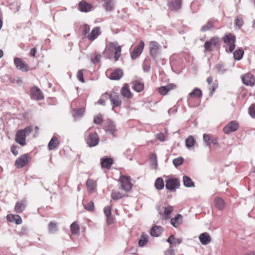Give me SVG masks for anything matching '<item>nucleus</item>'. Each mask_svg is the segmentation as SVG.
Returning a JSON list of instances; mask_svg holds the SVG:
<instances>
[{
	"mask_svg": "<svg viewBox=\"0 0 255 255\" xmlns=\"http://www.w3.org/2000/svg\"><path fill=\"white\" fill-rule=\"evenodd\" d=\"M31 160L29 154L25 153L20 155L15 161L14 165L16 168L20 169L26 166Z\"/></svg>",
	"mask_w": 255,
	"mask_h": 255,
	"instance_id": "f257e3e1",
	"label": "nucleus"
},
{
	"mask_svg": "<svg viewBox=\"0 0 255 255\" xmlns=\"http://www.w3.org/2000/svg\"><path fill=\"white\" fill-rule=\"evenodd\" d=\"M108 95L110 100L113 105L112 110L115 107H120L122 104V101L118 93L115 92H112L110 94L105 93L103 96Z\"/></svg>",
	"mask_w": 255,
	"mask_h": 255,
	"instance_id": "f03ea898",
	"label": "nucleus"
},
{
	"mask_svg": "<svg viewBox=\"0 0 255 255\" xmlns=\"http://www.w3.org/2000/svg\"><path fill=\"white\" fill-rule=\"evenodd\" d=\"M224 42L229 46V51L232 52L235 48L236 36L233 34H226L223 37Z\"/></svg>",
	"mask_w": 255,
	"mask_h": 255,
	"instance_id": "7ed1b4c3",
	"label": "nucleus"
},
{
	"mask_svg": "<svg viewBox=\"0 0 255 255\" xmlns=\"http://www.w3.org/2000/svg\"><path fill=\"white\" fill-rule=\"evenodd\" d=\"M160 45L155 41H152L149 43V52L152 58L155 60L160 53Z\"/></svg>",
	"mask_w": 255,
	"mask_h": 255,
	"instance_id": "20e7f679",
	"label": "nucleus"
},
{
	"mask_svg": "<svg viewBox=\"0 0 255 255\" xmlns=\"http://www.w3.org/2000/svg\"><path fill=\"white\" fill-rule=\"evenodd\" d=\"M219 38L217 36L212 37L209 41L205 42L204 45L205 48L204 52L206 51L211 52L219 44Z\"/></svg>",
	"mask_w": 255,
	"mask_h": 255,
	"instance_id": "39448f33",
	"label": "nucleus"
},
{
	"mask_svg": "<svg viewBox=\"0 0 255 255\" xmlns=\"http://www.w3.org/2000/svg\"><path fill=\"white\" fill-rule=\"evenodd\" d=\"M99 137L96 132L90 133L86 139V143L89 147H94L98 144Z\"/></svg>",
	"mask_w": 255,
	"mask_h": 255,
	"instance_id": "423d86ee",
	"label": "nucleus"
},
{
	"mask_svg": "<svg viewBox=\"0 0 255 255\" xmlns=\"http://www.w3.org/2000/svg\"><path fill=\"white\" fill-rule=\"evenodd\" d=\"M13 62L16 68L22 72H27L29 70V67L21 58L14 57Z\"/></svg>",
	"mask_w": 255,
	"mask_h": 255,
	"instance_id": "0eeeda50",
	"label": "nucleus"
},
{
	"mask_svg": "<svg viewBox=\"0 0 255 255\" xmlns=\"http://www.w3.org/2000/svg\"><path fill=\"white\" fill-rule=\"evenodd\" d=\"M179 186L180 181L178 179L170 178L166 181L165 187L169 190L175 191Z\"/></svg>",
	"mask_w": 255,
	"mask_h": 255,
	"instance_id": "6e6552de",
	"label": "nucleus"
},
{
	"mask_svg": "<svg viewBox=\"0 0 255 255\" xmlns=\"http://www.w3.org/2000/svg\"><path fill=\"white\" fill-rule=\"evenodd\" d=\"M144 47V42L143 40L140 41L139 43L135 46L131 53V58L134 60L137 58L142 52Z\"/></svg>",
	"mask_w": 255,
	"mask_h": 255,
	"instance_id": "1a4fd4ad",
	"label": "nucleus"
},
{
	"mask_svg": "<svg viewBox=\"0 0 255 255\" xmlns=\"http://www.w3.org/2000/svg\"><path fill=\"white\" fill-rule=\"evenodd\" d=\"M30 97L32 99L41 100L44 99V96L40 89L37 87L30 89Z\"/></svg>",
	"mask_w": 255,
	"mask_h": 255,
	"instance_id": "9d476101",
	"label": "nucleus"
},
{
	"mask_svg": "<svg viewBox=\"0 0 255 255\" xmlns=\"http://www.w3.org/2000/svg\"><path fill=\"white\" fill-rule=\"evenodd\" d=\"M121 189L126 192L129 191L132 188V184L128 177L126 176H123L120 178Z\"/></svg>",
	"mask_w": 255,
	"mask_h": 255,
	"instance_id": "9b49d317",
	"label": "nucleus"
},
{
	"mask_svg": "<svg viewBox=\"0 0 255 255\" xmlns=\"http://www.w3.org/2000/svg\"><path fill=\"white\" fill-rule=\"evenodd\" d=\"M239 128L238 123L233 121L229 123L226 127L223 128V131L225 133L229 134L232 132L235 131Z\"/></svg>",
	"mask_w": 255,
	"mask_h": 255,
	"instance_id": "f8f14e48",
	"label": "nucleus"
},
{
	"mask_svg": "<svg viewBox=\"0 0 255 255\" xmlns=\"http://www.w3.org/2000/svg\"><path fill=\"white\" fill-rule=\"evenodd\" d=\"M26 136L23 130H18L15 134V140L21 146H24L26 144Z\"/></svg>",
	"mask_w": 255,
	"mask_h": 255,
	"instance_id": "ddd939ff",
	"label": "nucleus"
},
{
	"mask_svg": "<svg viewBox=\"0 0 255 255\" xmlns=\"http://www.w3.org/2000/svg\"><path fill=\"white\" fill-rule=\"evenodd\" d=\"M104 129L106 132H109L114 136H116L115 132L117 131V129L113 122L111 120L106 121Z\"/></svg>",
	"mask_w": 255,
	"mask_h": 255,
	"instance_id": "4468645a",
	"label": "nucleus"
},
{
	"mask_svg": "<svg viewBox=\"0 0 255 255\" xmlns=\"http://www.w3.org/2000/svg\"><path fill=\"white\" fill-rule=\"evenodd\" d=\"M101 29L100 27L97 26L93 28L90 33H89L86 38L91 41L95 40L101 34Z\"/></svg>",
	"mask_w": 255,
	"mask_h": 255,
	"instance_id": "2eb2a0df",
	"label": "nucleus"
},
{
	"mask_svg": "<svg viewBox=\"0 0 255 255\" xmlns=\"http://www.w3.org/2000/svg\"><path fill=\"white\" fill-rule=\"evenodd\" d=\"M242 81L245 85L252 86L255 83V77L250 73H247L242 77Z\"/></svg>",
	"mask_w": 255,
	"mask_h": 255,
	"instance_id": "dca6fc26",
	"label": "nucleus"
},
{
	"mask_svg": "<svg viewBox=\"0 0 255 255\" xmlns=\"http://www.w3.org/2000/svg\"><path fill=\"white\" fill-rule=\"evenodd\" d=\"M26 207V199H22L16 203L14 207V211L16 213H21L25 209Z\"/></svg>",
	"mask_w": 255,
	"mask_h": 255,
	"instance_id": "f3484780",
	"label": "nucleus"
},
{
	"mask_svg": "<svg viewBox=\"0 0 255 255\" xmlns=\"http://www.w3.org/2000/svg\"><path fill=\"white\" fill-rule=\"evenodd\" d=\"M92 5L85 0H82L79 3V8L81 11L87 12L91 10Z\"/></svg>",
	"mask_w": 255,
	"mask_h": 255,
	"instance_id": "a211bd4d",
	"label": "nucleus"
},
{
	"mask_svg": "<svg viewBox=\"0 0 255 255\" xmlns=\"http://www.w3.org/2000/svg\"><path fill=\"white\" fill-rule=\"evenodd\" d=\"M110 47L112 50H115L114 59L116 61H118L121 56V47L117 45L116 44L111 43L110 44Z\"/></svg>",
	"mask_w": 255,
	"mask_h": 255,
	"instance_id": "6ab92c4d",
	"label": "nucleus"
},
{
	"mask_svg": "<svg viewBox=\"0 0 255 255\" xmlns=\"http://www.w3.org/2000/svg\"><path fill=\"white\" fill-rule=\"evenodd\" d=\"M121 94L124 98H126L128 99H130L132 97L131 92L130 91L128 85L127 84H125L122 88L121 90Z\"/></svg>",
	"mask_w": 255,
	"mask_h": 255,
	"instance_id": "aec40b11",
	"label": "nucleus"
},
{
	"mask_svg": "<svg viewBox=\"0 0 255 255\" xmlns=\"http://www.w3.org/2000/svg\"><path fill=\"white\" fill-rule=\"evenodd\" d=\"M6 219L9 222L15 223L16 225H20L22 222L21 217L18 215L8 214Z\"/></svg>",
	"mask_w": 255,
	"mask_h": 255,
	"instance_id": "412c9836",
	"label": "nucleus"
},
{
	"mask_svg": "<svg viewBox=\"0 0 255 255\" xmlns=\"http://www.w3.org/2000/svg\"><path fill=\"white\" fill-rule=\"evenodd\" d=\"M216 20L214 18L209 19L207 23L204 25L202 26L200 29L201 31L206 32L211 30L214 27Z\"/></svg>",
	"mask_w": 255,
	"mask_h": 255,
	"instance_id": "4be33fe9",
	"label": "nucleus"
},
{
	"mask_svg": "<svg viewBox=\"0 0 255 255\" xmlns=\"http://www.w3.org/2000/svg\"><path fill=\"white\" fill-rule=\"evenodd\" d=\"M123 71L122 69H117L111 73L109 78L112 80H119L123 77Z\"/></svg>",
	"mask_w": 255,
	"mask_h": 255,
	"instance_id": "5701e85b",
	"label": "nucleus"
},
{
	"mask_svg": "<svg viewBox=\"0 0 255 255\" xmlns=\"http://www.w3.org/2000/svg\"><path fill=\"white\" fill-rule=\"evenodd\" d=\"M60 142L58 138L53 136L48 144V148L49 150L56 149L58 147Z\"/></svg>",
	"mask_w": 255,
	"mask_h": 255,
	"instance_id": "b1692460",
	"label": "nucleus"
},
{
	"mask_svg": "<svg viewBox=\"0 0 255 255\" xmlns=\"http://www.w3.org/2000/svg\"><path fill=\"white\" fill-rule=\"evenodd\" d=\"M176 88L174 84H170L165 86H162L158 88V92L162 95H165L170 90Z\"/></svg>",
	"mask_w": 255,
	"mask_h": 255,
	"instance_id": "393cba45",
	"label": "nucleus"
},
{
	"mask_svg": "<svg viewBox=\"0 0 255 255\" xmlns=\"http://www.w3.org/2000/svg\"><path fill=\"white\" fill-rule=\"evenodd\" d=\"M199 239L203 245L209 244L211 242V238L208 233H203L200 235Z\"/></svg>",
	"mask_w": 255,
	"mask_h": 255,
	"instance_id": "a878e982",
	"label": "nucleus"
},
{
	"mask_svg": "<svg viewBox=\"0 0 255 255\" xmlns=\"http://www.w3.org/2000/svg\"><path fill=\"white\" fill-rule=\"evenodd\" d=\"M182 223V216L180 214L176 215L170 220L171 224L174 227H179Z\"/></svg>",
	"mask_w": 255,
	"mask_h": 255,
	"instance_id": "bb28decb",
	"label": "nucleus"
},
{
	"mask_svg": "<svg viewBox=\"0 0 255 255\" xmlns=\"http://www.w3.org/2000/svg\"><path fill=\"white\" fill-rule=\"evenodd\" d=\"M113 164V160L111 158H105L101 159V164L103 168L109 169Z\"/></svg>",
	"mask_w": 255,
	"mask_h": 255,
	"instance_id": "cd10ccee",
	"label": "nucleus"
},
{
	"mask_svg": "<svg viewBox=\"0 0 255 255\" xmlns=\"http://www.w3.org/2000/svg\"><path fill=\"white\" fill-rule=\"evenodd\" d=\"M182 0H174L168 3L169 8L172 10H177L181 8Z\"/></svg>",
	"mask_w": 255,
	"mask_h": 255,
	"instance_id": "c85d7f7f",
	"label": "nucleus"
},
{
	"mask_svg": "<svg viewBox=\"0 0 255 255\" xmlns=\"http://www.w3.org/2000/svg\"><path fill=\"white\" fill-rule=\"evenodd\" d=\"M214 205L215 207L220 210H223L226 206L225 201L220 197H217L215 199Z\"/></svg>",
	"mask_w": 255,
	"mask_h": 255,
	"instance_id": "c756f323",
	"label": "nucleus"
},
{
	"mask_svg": "<svg viewBox=\"0 0 255 255\" xmlns=\"http://www.w3.org/2000/svg\"><path fill=\"white\" fill-rule=\"evenodd\" d=\"M162 232V228L158 226H153L150 230V234L151 236L159 237Z\"/></svg>",
	"mask_w": 255,
	"mask_h": 255,
	"instance_id": "7c9ffc66",
	"label": "nucleus"
},
{
	"mask_svg": "<svg viewBox=\"0 0 255 255\" xmlns=\"http://www.w3.org/2000/svg\"><path fill=\"white\" fill-rule=\"evenodd\" d=\"M86 186L89 192H94L96 190V182L93 179H89L86 182Z\"/></svg>",
	"mask_w": 255,
	"mask_h": 255,
	"instance_id": "2f4dec72",
	"label": "nucleus"
},
{
	"mask_svg": "<svg viewBox=\"0 0 255 255\" xmlns=\"http://www.w3.org/2000/svg\"><path fill=\"white\" fill-rule=\"evenodd\" d=\"M104 8L107 11H111L114 9V2L113 0H104L103 4Z\"/></svg>",
	"mask_w": 255,
	"mask_h": 255,
	"instance_id": "473e14b6",
	"label": "nucleus"
},
{
	"mask_svg": "<svg viewBox=\"0 0 255 255\" xmlns=\"http://www.w3.org/2000/svg\"><path fill=\"white\" fill-rule=\"evenodd\" d=\"M85 112V109L84 108L74 109L73 110V117L75 118H81L84 114Z\"/></svg>",
	"mask_w": 255,
	"mask_h": 255,
	"instance_id": "72a5a7b5",
	"label": "nucleus"
},
{
	"mask_svg": "<svg viewBox=\"0 0 255 255\" xmlns=\"http://www.w3.org/2000/svg\"><path fill=\"white\" fill-rule=\"evenodd\" d=\"M189 96L192 98H200L202 96V92L199 88H196L189 93Z\"/></svg>",
	"mask_w": 255,
	"mask_h": 255,
	"instance_id": "f704fd0d",
	"label": "nucleus"
},
{
	"mask_svg": "<svg viewBox=\"0 0 255 255\" xmlns=\"http://www.w3.org/2000/svg\"><path fill=\"white\" fill-rule=\"evenodd\" d=\"M183 182L184 185L186 187H192L195 186L194 183L192 181L191 179L186 175H184L183 177Z\"/></svg>",
	"mask_w": 255,
	"mask_h": 255,
	"instance_id": "c9c22d12",
	"label": "nucleus"
},
{
	"mask_svg": "<svg viewBox=\"0 0 255 255\" xmlns=\"http://www.w3.org/2000/svg\"><path fill=\"white\" fill-rule=\"evenodd\" d=\"M148 241V236L145 234H142L138 241V246L140 247H144Z\"/></svg>",
	"mask_w": 255,
	"mask_h": 255,
	"instance_id": "e433bc0d",
	"label": "nucleus"
},
{
	"mask_svg": "<svg viewBox=\"0 0 255 255\" xmlns=\"http://www.w3.org/2000/svg\"><path fill=\"white\" fill-rule=\"evenodd\" d=\"M132 89L137 92H140L144 89V84L137 81H134L132 83Z\"/></svg>",
	"mask_w": 255,
	"mask_h": 255,
	"instance_id": "4c0bfd02",
	"label": "nucleus"
},
{
	"mask_svg": "<svg viewBox=\"0 0 255 255\" xmlns=\"http://www.w3.org/2000/svg\"><path fill=\"white\" fill-rule=\"evenodd\" d=\"M70 231L74 235L78 234L80 231V227L77 222H74L70 225Z\"/></svg>",
	"mask_w": 255,
	"mask_h": 255,
	"instance_id": "58836bf2",
	"label": "nucleus"
},
{
	"mask_svg": "<svg viewBox=\"0 0 255 255\" xmlns=\"http://www.w3.org/2000/svg\"><path fill=\"white\" fill-rule=\"evenodd\" d=\"M150 162L151 167L152 168L156 169L157 166V160L156 154L154 153L151 154L150 157Z\"/></svg>",
	"mask_w": 255,
	"mask_h": 255,
	"instance_id": "ea45409f",
	"label": "nucleus"
},
{
	"mask_svg": "<svg viewBox=\"0 0 255 255\" xmlns=\"http://www.w3.org/2000/svg\"><path fill=\"white\" fill-rule=\"evenodd\" d=\"M173 211V208L171 206H168L164 208L163 214V219H168L169 218V215Z\"/></svg>",
	"mask_w": 255,
	"mask_h": 255,
	"instance_id": "a19ab883",
	"label": "nucleus"
},
{
	"mask_svg": "<svg viewBox=\"0 0 255 255\" xmlns=\"http://www.w3.org/2000/svg\"><path fill=\"white\" fill-rule=\"evenodd\" d=\"M167 242L170 244H180L182 243V239L175 238L173 235H171L167 240Z\"/></svg>",
	"mask_w": 255,
	"mask_h": 255,
	"instance_id": "79ce46f5",
	"label": "nucleus"
},
{
	"mask_svg": "<svg viewBox=\"0 0 255 255\" xmlns=\"http://www.w3.org/2000/svg\"><path fill=\"white\" fill-rule=\"evenodd\" d=\"M124 197V195L119 191L113 190L111 193V197L114 200H118Z\"/></svg>",
	"mask_w": 255,
	"mask_h": 255,
	"instance_id": "37998d69",
	"label": "nucleus"
},
{
	"mask_svg": "<svg viewBox=\"0 0 255 255\" xmlns=\"http://www.w3.org/2000/svg\"><path fill=\"white\" fill-rule=\"evenodd\" d=\"M244 52L243 50L241 49H238L234 52V57L235 60H241L244 55Z\"/></svg>",
	"mask_w": 255,
	"mask_h": 255,
	"instance_id": "c03bdc74",
	"label": "nucleus"
},
{
	"mask_svg": "<svg viewBox=\"0 0 255 255\" xmlns=\"http://www.w3.org/2000/svg\"><path fill=\"white\" fill-rule=\"evenodd\" d=\"M164 186L163 180L160 177L157 178L155 182L156 188L158 190H161L164 188Z\"/></svg>",
	"mask_w": 255,
	"mask_h": 255,
	"instance_id": "a18cd8bd",
	"label": "nucleus"
},
{
	"mask_svg": "<svg viewBox=\"0 0 255 255\" xmlns=\"http://www.w3.org/2000/svg\"><path fill=\"white\" fill-rule=\"evenodd\" d=\"M195 141L191 135L188 136L185 140V145L187 148H190L194 146Z\"/></svg>",
	"mask_w": 255,
	"mask_h": 255,
	"instance_id": "49530a36",
	"label": "nucleus"
},
{
	"mask_svg": "<svg viewBox=\"0 0 255 255\" xmlns=\"http://www.w3.org/2000/svg\"><path fill=\"white\" fill-rule=\"evenodd\" d=\"M58 230L57 223L55 222H51L48 224V231L49 233L53 234Z\"/></svg>",
	"mask_w": 255,
	"mask_h": 255,
	"instance_id": "de8ad7c7",
	"label": "nucleus"
},
{
	"mask_svg": "<svg viewBox=\"0 0 255 255\" xmlns=\"http://www.w3.org/2000/svg\"><path fill=\"white\" fill-rule=\"evenodd\" d=\"M82 34L83 36H86L89 33L90 27L89 25L85 24L82 27Z\"/></svg>",
	"mask_w": 255,
	"mask_h": 255,
	"instance_id": "09e8293b",
	"label": "nucleus"
},
{
	"mask_svg": "<svg viewBox=\"0 0 255 255\" xmlns=\"http://www.w3.org/2000/svg\"><path fill=\"white\" fill-rule=\"evenodd\" d=\"M184 158L182 157H179L173 160V164L175 167L182 165L184 162Z\"/></svg>",
	"mask_w": 255,
	"mask_h": 255,
	"instance_id": "8fccbe9b",
	"label": "nucleus"
},
{
	"mask_svg": "<svg viewBox=\"0 0 255 255\" xmlns=\"http://www.w3.org/2000/svg\"><path fill=\"white\" fill-rule=\"evenodd\" d=\"M103 122V116L101 114H99L95 116L94 119V123L96 125H101Z\"/></svg>",
	"mask_w": 255,
	"mask_h": 255,
	"instance_id": "3c124183",
	"label": "nucleus"
},
{
	"mask_svg": "<svg viewBox=\"0 0 255 255\" xmlns=\"http://www.w3.org/2000/svg\"><path fill=\"white\" fill-rule=\"evenodd\" d=\"M249 114L250 115V116L255 119V104H252L248 109Z\"/></svg>",
	"mask_w": 255,
	"mask_h": 255,
	"instance_id": "603ef678",
	"label": "nucleus"
},
{
	"mask_svg": "<svg viewBox=\"0 0 255 255\" xmlns=\"http://www.w3.org/2000/svg\"><path fill=\"white\" fill-rule=\"evenodd\" d=\"M218 72L220 74H223L227 71V69L224 68V66L222 64H218L216 66Z\"/></svg>",
	"mask_w": 255,
	"mask_h": 255,
	"instance_id": "864d4df0",
	"label": "nucleus"
},
{
	"mask_svg": "<svg viewBox=\"0 0 255 255\" xmlns=\"http://www.w3.org/2000/svg\"><path fill=\"white\" fill-rule=\"evenodd\" d=\"M244 22L242 19V18L240 17H238L235 21V25L236 26L238 27L239 28H240L244 24Z\"/></svg>",
	"mask_w": 255,
	"mask_h": 255,
	"instance_id": "5fc2aeb1",
	"label": "nucleus"
},
{
	"mask_svg": "<svg viewBox=\"0 0 255 255\" xmlns=\"http://www.w3.org/2000/svg\"><path fill=\"white\" fill-rule=\"evenodd\" d=\"M21 130H23V132L25 134L26 136L29 135L31 132L33 131V128L32 126H27L25 127L24 129H20Z\"/></svg>",
	"mask_w": 255,
	"mask_h": 255,
	"instance_id": "6e6d98bb",
	"label": "nucleus"
},
{
	"mask_svg": "<svg viewBox=\"0 0 255 255\" xmlns=\"http://www.w3.org/2000/svg\"><path fill=\"white\" fill-rule=\"evenodd\" d=\"M84 208L89 211H92L94 209V203L92 201H91L87 204L84 205Z\"/></svg>",
	"mask_w": 255,
	"mask_h": 255,
	"instance_id": "4d7b16f0",
	"label": "nucleus"
},
{
	"mask_svg": "<svg viewBox=\"0 0 255 255\" xmlns=\"http://www.w3.org/2000/svg\"><path fill=\"white\" fill-rule=\"evenodd\" d=\"M211 138V136L209 134H205V133L203 134V140L206 143L207 146H210Z\"/></svg>",
	"mask_w": 255,
	"mask_h": 255,
	"instance_id": "13d9d810",
	"label": "nucleus"
},
{
	"mask_svg": "<svg viewBox=\"0 0 255 255\" xmlns=\"http://www.w3.org/2000/svg\"><path fill=\"white\" fill-rule=\"evenodd\" d=\"M18 147L16 145H13L10 147V151L14 155L16 156L18 154Z\"/></svg>",
	"mask_w": 255,
	"mask_h": 255,
	"instance_id": "bf43d9fd",
	"label": "nucleus"
},
{
	"mask_svg": "<svg viewBox=\"0 0 255 255\" xmlns=\"http://www.w3.org/2000/svg\"><path fill=\"white\" fill-rule=\"evenodd\" d=\"M104 212L106 217L111 216V208L110 206H106L104 209Z\"/></svg>",
	"mask_w": 255,
	"mask_h": 255,
	"instance_id": "052dcab7",
	"label": "nucleus"
},
{
	"mask_svg": "<svg viewBox=\"0 0 255 255\" xmlns=\"http://www.w3.org/2000/svg\"><path fill=\"white\" fill-rule=\"evenodd\" d=\"M77 77V78L78 79V80L80 82H81L82 83H84L85 82V80H84V79L83 77V71L82 70L78 71Z\"/></svg>",
	"mask_w": 255,
	"mask_h": 255,
	"instance_id": "680f3d73",
	"label": "nucleus"
},
{
	"mask_svg": "<svg viewBox=\"0 0 255 255\" xmlns=\"http://www.w3.org/2000/svg\"><path fill=\"white\" fill-rule=\"evenodd\" d=\"M101 58L100 54H97L94 56L93 58H92L91 61L93 63H96L100 61Z\"/></svg>",
	"mask_w": 255,
	"mask_h": 255,
	"instance_id": "e2e57ef3",
	"label": "nucleus"
},
{
	"mask_svg": "<svg viewBox=\"0 0 255 255\" xmlns=\"http://www.w3.org/2000/svg\"><path fill=\"white\" fill-rule=\"evenodd\" d=\"M165 255H175V252L172 249L169 248L166 251Z\"/></svg>",
	"mask_w": 255,
	"mask_h": 255,
	"instance_id": "0e129e2a",
	"label": "nucleus"
},
{
	"mask_svg": "<svg viewBox=\"0 0 255 255\" xmlns=\"http://www.w3.org/2000/svg\"><path fill=\"white\" fill-rule=\"evenodd\" d=\"M156 137L160 141H164L165 136L163 133H159L156 134Z\"/></svg>",
	"mask_w": 255,
	"mask_h": 255,
	"instance_id": "69168bd1",
	"label": "nucleus"
},
{
	"mask_svg": "<svg viewBox=\"0 0 255 255\" xmlns=\"http://www.w3.org/2000/svg\"><path fill=\"white\" fill-rule=\"evenodd\" d=\"M37 49L35 47L32 48L30 51V55L32 57H35Z\"/></svg>",
	"mask_w": 255,
	"mask_h": 255,
	"instance_id": "338daca9",
	"label": "nucleus"
},
{
	"mask_svg": "<svg viewBox=\"0 0 255 255\" xmlns=\"http://www.w3.org/2000/svg\"><path fill=\"white\" fill-rule=\"evenodd\" d=\"M217 88V85L214 83L211 87V94L212 95Z\"/></svg>",
	"mask_w": 255,
	"mask_h": 255,
	"instance_id": "774afa93",
	"label": "nucleus"
}]
</instances>
